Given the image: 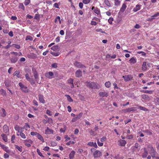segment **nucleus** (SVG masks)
Listing matches in <instances>:
<instances>
[{"label": "nucleus", "mask_w": 159, "mask_h": 159, "mask_svg": "<svg viewBox=\"0 0 159 159\" xmlns=\"http://www.w3.org/2000/svg\"><path fill=\"white\" fill-rule=\"evenodd\" d=\"M85 84L88 87L92 89H99L100 88V85L95 82H86Z\"/></svg>", "instance_id": "nucleus-1"}, {"label": "nucleus", "mask_w": 159, "mask_h": 159, "mask_svg": "<svg viewBox=\"0 0 159 159\" xmlns=\"http://www.w3.org/2000/svg\"><path fill=\"white\" fill-rule=\"evenodd\" d=\"M148 149L149 153L151 155L152 157V158L155 157V156L157 154V152L154 149L152 146L151 145H148Z\"/></svg>", "instance_id": "nucleus-2"}, {"label": "nucleus", "mask_w": 159, "mask_h": 159, "mask_svg": "<svg viewBox=\"0 0 159 159\" xmlns=\"http://www.w3.org/2000/svg\"><path fill=\"white\" fill-rule=\"evenodd\" d=\"M19 85L20 87V89L23 92L25 93H27L29 92V89L27 87L25 86L22 83H19Z\"/></svg>", "instance_id": "nucleus-3"}, {"label": "nucleus", "mask_w": 159, "mask_h": 159, "mask_svg": "<svg viewBox=\"0 0 159 159\" xmlns=\"http://www.w3.org/2000/svg\"><path fill=\"white\" fill-rule=\"evenodd\" d=\"M83 113L82 112H81L79 114L76 115V117H74L72 118L71 120V122H76L79 119H80V118L82 116Z\"/></svg>", "instance_id": "nucleus-4"}, {"label": "nucleus", "mask_w": 159, "mask_h": 159, "mask_svg": "<svg viewBox=\"0 0 159 159\" xmlns=\"http://www.w3.org/2000/svg\"><path fill=\"white\" fill-rule=\"evenodd\" d=\"M75 66L78 68H85L86 67L81 63L76 61L74 63Z\"/></svg>", "instance_id": "nucleus-5"}, {"label": "nucleus", "mask_w": 159, "mask_h": 159, "mask_svg": "<svg viewBox=\"0 0 159 159\" xmlns=\"http://www.w3.org/2000/svg\"><path fill=\"white\" fill-rule=\"evenodd\" d=\"M93 155L94 157H99L102 155L101 152L99 150H96L93 153Z\"/></svg>", "instance_id": "nucleus-6"}, {"label": "nucleus", "mask_w": 159, "mask_h": 159, "mask_svg": "<svg viewBox=\"0 0 159 159\" xmlns=\"http://www.w3.org/2000/svg\"><path fill=\"white\" fill-rule=\"evenodd\" d=\"M0 146L2 149L5 151L7 152L8 153L10 152V150L4 144H2L0 143Z\"/></svg>", "instance_id": "nucleus-7"}, {"label": "nucleus", "mask_w": 159, "mask_h": 159, "mask_svg": "<svg viewBox=\"0 0 159 159\" xmlns=\"http://www.w3.org/2000/svg\"><path fill=\"white\" fill-rule=\"evenodd\" d=\"M126 4V2H125L123 4L120 9V12H123L124 11L127 7Z\"/></svg>", "instance_id": "nucleus-8"}, {"label": "nucleus", "mask_w": 159, "mask_h": 159, "mask_svg": "<svg viewBox=\"0 0 159 159\" xmlns=\"http://www.w3.org/2000/svg\"><path fill=\"white\" fill-rule=\"evenodd\" d=\"M53 130L51 129H49L48 127L47 128V129L45 130V134H53Z\"/></svg>", "instance_id": "nucleus-9"}, {"label": "nucleus", "mask_w": 159, "mask_h": 159, "mask_svg": "<svg viewBox=\"0 0 159 159\" xmlns=\"http://www.w3.org/2000/svg\"><path fill=\"white\" fill-rule=\"evenodd\" d=\"M28 57L30 59H35L37 57V55L34 53H30L28 55Z\"/></svg>", "instance_id": "nucleus-10"}, {"label": "nucleus", "mask_w": 159, "mask_h": 159, "mask_svg": "<svg viewBox=\"0 0 159 159\" xmlns=\"http://www.w3.org/2000/svg\"><path fill=\"white\" fill-rule=\"evenodd\" d=\"M123 77L124 78L125 80L126 81H128L131 80L133 78L132 76L131 75H125V76H123Z\"/></svg>", "instance_id": "nucleus-11"}, {"label": "nucleus", "mask_w": 159, "mask_h": 159, "mask_svg": "<svg viewBox=\"0 0 159 159\" xmlns=\"http://www.w3.org/2000/svg\"><path fill=\"white\" fill-rule=\"evenodd\" d=\"M119 145L121 146H125L126 143V142L125 140H124L120 139L118 141Z\"/></svg>", "instance_id": "nucleus-12"}, {"label": "nucleus", "mask_w": 159, "mask_h": 159, "mask_svg": "<svg viewBox=\"0 0 159 159\" xmlns=\"http://www.w3.org/2000/svg\"><path fill=\"white\" fill-rule=\"evenodd\" d=\"M75 75L76 77H81L82 76V71L80 70H78L76 71Z\"/></svg>", "instance_id": "nucleus-13"}, {"label": "nucleus", "mask_w": 159, "mask_h": 159, "mask_svg": "<svg viewBox=\"0 0 159 159\" xmlns=\"http://www.w3.org/2000/svg\"><path fill=\"white\" fill-rule=\"evenodd\" d=\"M53 75V73L51 71L45 74V75L48 78L51 79L52 78V76Z\"/></svg>", "instance_id": "nucleus-14"}, {"label": "nucleus", "mask_w": 159, "mask_h": 159, "mask_svg": "<svg viewBox=\"0 0 159 159\" xmlns=\"http://www.w3.org/2000/svg\"><path fill=\"white\" fill-rule=\"evenodd\" d=\"M99 95L100 97H107L108 96V94L105 92H100L99 93Z\"/></svg>", "instance_id": "nucleus-15"}, {"label": "nucleus", "mask_w": 159, "mask_h": 159, "mask_svg": "<svg viewBox=\"0 0 159 159\" xmlns=\"http://www.w3.org/2000/svg\"><path fill=\"white\" fill-rule=\"evenodd\" d=\"M18 58L16 57H13L10 59L11 62L12 63H14L18 61Z\"/></svg>", "instance_id": "nucleus-16"}, {"label": "nucleus", "mask_w": 159, "mask_h": 159, "mask_svg": "<svg viewBox=\"0 0 159 159\" xmlns=\"http://www.w3.org/2000/svg\"><path fill=\"white\" fill-rule=\"evenodd\" d=\"M136 108L135 107H131L126 109L124 111L125 112H129L135 110Z\"/></svg>", "instance_id": "nucleus-17"}, {"label": "nucleus", "mask_w": 159, "mask_h": 159, "mask_svg": "<svg viewBox=\"0 0 159 159\" xmlns=\"http://www.w3.org/2000/svg\"><path fill=\"white\" fill-rule=\"evenodd\" d=\"M38 96L40 102L43 103H44L45 101L44 99L43 96L42 95L40 94Z\"/></svg>", "instance_id": "nucleus-18"}, {"label": "nucleus", "mask_w": 159, "mask_h": 159, "mask_svg": "<svg viewBox=\"0 0 159 159\" xmlns=\"http://www.w3.org/2000/svg\"><path fill=\"white\" fill-rule=\"evenodd\" d=\"M88 145L90 146H93L96 148H97L98 147L96 143L95 142H89L88 143Z\"/></svg>", "instance_id": "nucleus-19"}, {"label": "nucleus", "mask_w": 159, "mask_h": 159, "mask_svg": "<svg viewBox=\"0 0 159 159\" xmlns=\"http://www.w3.org/2000/svg\"><path fill=\"white\" fill-rule=\"evenodd\" d=\"M144 152L142 154V157L143 158H145L147 156L148 154V152L146 148H144Z\"/></svg>", "instance_id": "nucleus-20"}, {"label": "nucleus", "mask_w": 159, "mask_h": 159, "mask_svg": "<svg viewBox=\"0 0 159 159\" xmlns=\"http://www.w3.org/2000/svg\"><path fill=\"white\" fill-rule=\"evenodd\" d=\"M3 131L5 133H7L9 131L8 127L7 125H4L3 126Z\"/></svg>", "instance_id": "nucleus-21"}, {"label": "nucleus", "mask_w": 159, "mask_h": 159, "mask_svg": "<svg viewBox=\"0 0 159 159\" xmlns=\"http://www.w3.org/2000/svg\"><path fill=\"white\" fill-rule=\"evenodd\" d=\"M141 5L139 4L137 5L134 8L133 10V11L134 12H136L140 9Z\"/></svg>", "instance_id": "nucleus-22"}, {"label": "nucleus", "mask_w": 159, "mask_h": 159, "mask_svg": "<svg viewBox=\"0 0 159 159\" xmlns=\"http://www.w3.org/2000/svg\"><path fill=\"white\" fill-rule=\"evenodd\" d=\"M75 152L74 151H72L69 154V158L70 159H73L75 155Z\"/></svg>", "instance_id": "nucleus-23"}, {"label": "nucleus", "mask_w": 159, "mask_h": 159, "mask_svg": "<svg viewBox=\"0 0 159 159\" xmlns=\"http://www.w3.org/2000/svg\"><path fill=\"white\" fill-rule=\"evenodd\" d=\"M146 62L144 61L143 63V64L142 66V70H145L147 69V66L146 65Z\"/></svg>", "instance_id": "nucleus-24"}, {"label": "nucleus", "mask_w": 159, "mask_h": 159, "mask_svg": "<svg viewBox=\"0 0 159 159\" xmlns=\"http://www.w3.org/2000/svg\"><path fill=\"white\" fill-rule=\"evenodd\" d=\"M60 48V47L59 46L56 45L53 46L52 47L51 49L54 51H58L59 50Z\"/></svg>", "instance_id": "nucleus-25"}, {"label": "nucleus", "mask_w": 159, "mask_h": 159, "mask_svg": "<svg viewBox=\"0 0 159 159\" xmlns=\"http://www.w3.org/2000/svg\"><path fill=\"white\" fill-rule=\"evenodd\" d=\"M1 136L5 142H6L7 141V138L6 134H2Z\"/></svg>", "instance_id": "nucleus-26"}, {"label": "nucleus", "mask_w": 159, "mask_h": 159, "mask_svg": "<svg viewBox=\"0 0 159 159\" xmlns=\"http://www.w3.org/2000/svg\"><path fill=\"white\" fill-rule=\"evenodd\" d=\"M13 75L16 76L18 78H20L21 77V75L20 74V72L19 71L16 70L13 74Z\"/></svg>", "instance_id": "nucleus-27"}, {"label": "nucleus", "mask_w": 159, "mask_h": 159, "mask_svg": "<svg viewBox=\"0 0 159 159\" xmlns=\"http://www.w3.org/2000/svg\"><path fill=\"white\" fill-rule=\"evenodd\" d=\"M142 98L148 101H149L150 100V98L149 96L145 94H143L141 96Z\"/></svg>", "instance_id": "nucleus-28"}, {"label": "nucleus", "mask_w": 159, "mask_h": 159, "mask_svg": "<svg viewBox=\"0 0 159 159\" xmlns=\"http://www.w3.org/2000/svg\"><path fill=\"white\" fill-rule=\"evenodd\" d=\"M35 80L33 78H30V80H28V81L30 82L32 85H33L35 84Z\"/></svg>", "instance_id": "nucleus-29"}, {"label": "nucleus", "mask_w": 159, "mask_h": 159, "mask_svg": "<svg viewBox=\"0 0 159 159\" xmlns=\"http://www.w3.org/2000/svg\"><path fill=\"white\" fill-rule=\"evenodd\" d=\"M129 61L131 63L134 64L136 62V59L134 57H133L129 60Z\"/></svg>", "instance_id": "nucleus-30"}, {"label": "nucleus", "mask_w": 159, "mask_h": 159, "mask_svg": "<svg viewBox=\"0 0 159 159\" xmlns=\"http://www.w3.org/2000/svg\"><path fill=\"white\" fill-rule=\"evenodd\" d=\"M38 138L41 140L42 142H44V140L42 136L40 135L38 133L36 136Z\"/></svg>", "instance_id": "nucleus-31"}, {"label": "nucleus", "mask_w": 159, "mask_h": 159, "mask_svg": "<svg viewBox=\"0 0 159 159\" xmlns=\"http://www.w3.org/2000/svg\"><path fill=\"white\" fill-rule=\"evenodd\" d=\"M4 84L7 87H9L10 86V84L8 80H7L4 82Z\"/></svg>", "instance_id": "nucleus-32"}, {"label": "nucleus", "mask_w": 159, "mask_h": 159, "mask_svg": "<svg viewBox=\"0 0 159 159\" xmlns=\"http://www.w3.org/2000/svg\"><path fill=\"white\" fill-rule=\"evenodd\" d=\"M94 11L95 13L98 15L100 13V11L99 9L97 7H96V8L94 9Z\"/></svg>", "instance_id": "nucleus-33"}, {"label": "nucleus", "mask_w": 159, "mask_h": 159, "mask_svg": "<svg viewBox=\"0 0 159 159\" xmlns=\"http://www.w3.org/2000/svg\"><path fill=\"white\" fill-rule=\"evenodd\" d=\"M66 97L68 100L70 102H71L73 101L69 95H66Z\"/></svg>", "instance_id": "nucleus-34"}, {"label": "nucleus", "mask_w": 159, "mask_h": 159, "mask_svg": "<svg viewBox=\"0 0 159 159\" xmlns=\"http://www.w3.org/2000/svg\"><path fill=\"white\" fill-rule=\"evenodd\" d=\"M51 53L52 55L55 57L58 56L60 55V53L59 52H52Z\"/></svg>", "instance_id": "nucleus-35"}, {"label": "nucleus", "mask_w": 159, "mask_h": 159, "mask_svg": "<svg viewBox=\"0 0 159 159\" xmlns=\"http://www.w3.org/2000/svg\"><path fill=\"white\" fill-rule=\"evenodd\" d=\"M139 108L140 110L144 111H147L148 110L145 107H142L141 106H139Z\"/></svg>", "instance_id": "nucleus-36"}, {"label": "nucleus", "mask_w": 159, "mask_h": 159, "mask_svg": "<svg viewBox=\"0 0 159 159\" xmlns=\"http://www.w3.org/2000/svg\"><path fill=\"white\" fill-rule=\"evenodd\" d=\"M0 92L1 93L3 96H5L6 94V91L2 89L0 90Z\"/></svg>", "instance_id": "nucleus-37"}, {"label": "nucleus", "mask_w": 159, "mask_h": 159, "mask_svg": "<svg viewBox=\"0 0 159 159\" xmlns=\"http://www.w3.org/2000/svg\"><path fill=\"white\" fill-rule=\"evenodd\" d=\"M16 148L18 149L19 151L20 152H21L22 151V147L21 146H19L18 145H16Z\"/></svg>", "instance_id": "nucleus-38"}, {"label": "nucleus", "mask_w": 159, "mask_h": 159, "mask_svg": "<svg viewBox=\"0 0 159 159\" xmlns=\"http://www.w3.org/2000/svg\"><path fill=\"white\" fill-rule=\"evenodd\" d=\"M111 83L109 81L105 83V86L107 88H109L111 86Z\"/></svg>", "instance_id": "nucleus-39"}, {"label": "nucleus", "mask_w": 159, "mask_h": 159, "mask_svg": "<svg viewBox=\"0 0 159 159\" xmlns=\"http://www.w3.org/2000/svg\"><path fill=\"white\" fill-rule=\"evenodd\" d=\"M104 2L105 4L108 7L111 6V4L108 0H105Z\"/></svg>", "instance_id": "nucleus-40"}, {"label": "nucleus", "mask_w": 159, "mask_h": 159, "mask_svg": "<svg viewBox=\"0 0 159 159\" xmlns=\"http://www.w3.org/2000/svg\"><path fill=\"white\" fill-rule=\"evenodd\" d=\"M34 76L36 80L37 81V83L39 84H40V83H39L38 81V80L39 79L38 74H34Z\"/></svg>", "instance_id": "nucleus-41"}, {"label": "nucleus", "mask_w": 159, "mask_h": 159, "mask_svg": "<svg viewBox=\"0 0 159 159\" xmlns=\"http://www.w3.org/2000/svg\"><path fill=\"white\" fill-rule=\"evenodd\" d=\"M115 5L119 6L120 4V1L119 0H115Z\"/></svg>", "instance_id": "nucleus-42"}, {"label": "nucleus", "mask_w": 159, "mask_h": 159, "mask_svg": "<svg viewBox=\"0 0 159 159\" xmlns=\"http://www.w3.org/2000/svg\"><path fill=\"white\" fill-rule=\"evenodd\" d=\"M26 40H33V38L30 35H28L26 37Z\"/></svg>", "instance_id": "nucleus-43"}, {"label": "nucleus", "mask_w": 159, "mask_h": 159, "mask_svg": "<svg viewBox=\"0 0 159 159\" xmlns=\"http://www.w3.org/2000/svg\"><path fill=\"white\" fill-rule=\"evenodd\" d=\"M57 19H58V20H59V23L61 24V21L60 20V17L59 16H58L55 18V23H56L57 22Z\"/></svg>", "instance_id": "nucleus-44"}, {"label": "nucleus", "mask_w": 159, "mask_h": 159, "mask_svg": "<svg viewBox=\"0 0 159 159\" xmlns=\"http://www.w3.org/2000/svg\"><path fill=\"white\" fill-rule=\"evenodd\" d=\"M12 46L17 49H19L20 48V46L18 44H13Z\"/></svg>", "instance_id": "nucleus-45"}, {"label": "nucleus", "mask_w": 159, "mask_h": 159, "mask_svg": "<svg viewBox=\"0 0 159 159\" xmlns=\"http://www.w3.org/2000/svg\"><path fill=\"white\" fill-rule=\"evenodd\" d=\"M97 143L98 145L100 147L102 146L103 145V143L100 142L99 139L97 140Z\"/></svg>", "instance_id": "nucleus-46"}, {"label": "nucleus", "mask_w": 159, "mask_h": 159, "mask_svg": "<svg viewBox=\"0 0 159 159\" xmlns=\"http://www.w3.org/2000/svg\"><path fill=\"white\" fill-rule=\"evenodd\" d=\"M113 20V19L112 17H110L108 20V22L109 23L111 24H112V22Z\"/></svg>", "instance_id": "nucleus-47"}, {"label": "nucleus", "mask_w": 159, "mask_h": 159, "mask_svg": "<svg viewBox=\"0 0 159 159\" xmlns=\"http://www.w3.org/2000/svg\"><path fill=\"white\" fill-rule=\"evenodd\" d=\"M30 0H25L24 2V4L26 6L27 5L30 3Z\"/></svg>", "instance_id": "nucleus-48"}, {"label": "nucleus", "mask_w": 159, "mask_h": 159, "mask_svg": "<svg viewBox=\"0 0 159 159\" xmlns=\"http://www.w3.org/2000/svg\"><path fill=\"white\" fill-rule=\"evenodd\" d=\"M144 132L146 133L147 134L149 135H152V133L150 131L148 130H145Z\"/></svg>", "instance_id": "nucleus-49"}, {"label": "nucleus", "mask_w": 159, "mask_h": 159, "mask_svg": "<svg viewBox=\"0 0 159 159\" xmlns=\"http://www.w3.org/2000/svg\"><path fill=\"white\" fill-rule=\"evenodd\" d=\"M20 128V127H19V126L17 125H16L15 126V129L18 131V132H20L19 130Z\"/></svg>", "instance_id": "nucleus-50"}, {"label": "nucleus", "mask_w": 159, "mask_h": 159, "mask_svg": "<svg viewBox=\"0 0 159 159\" xmlns=\"http://www.w3.org/2000/svg\"><path fill=\"white\" fill-rule=\"evenodd\" d=\"M20 136L23 138V139H25L26 138V137H25V134L23 133L22 132H21L20 133Z\"/></svg>", "instance_id": "nucleus-51"}, {"label": "nucleus", "mask_w": 159, "mask_h": 159, "mask_svg": "<svg viewBox=\"0 0 159 159\" xmlns=\"http://www.w3.org/2000/svg\"><path fill=\"white\" fill-rule=\"evenodd\" d=\"M90 1V0H83V2L85 4L89 3Z\"/></svg>", "instance_id": "nucleus-52"}, {"label": "nucleus", "mask_w": 159, "mask_h": 159, "mask_svg": "<svg viewBox=\"0 0 159 159\" xmlns=\"http://www.w3.org/2000/svg\"><path fill=\"white\" fill-rule=\"evenodd\" d=\"M37 151L38 154L41 157H43L42 153L40 152V150L38 149H37Z\"/></svg>", "instance_id": "nucleus-53"}, {"label": "nucleus", "mask_w": 159, "mask_h": 159, "mask_svg": "<svg viewBox=\"0 0 159 159\" xmlns=\"http://www.w3.org/2000/svg\"><path fill=\"white\" fill-rule=\"evenodd\" d=\"M19 7L23 10L24 9V7L22 3H20L19 5Z\"/></svg>", "instance_id": "nucleus-54"}, {"label": "nucleus", "mask_w": 159, "mask_h": 159, "mask_svg": "<svg viewBox=\"0 0 159 159\" xmlns=\"http://www.w3.org/2000/svg\"><path fill=\"white\" fill-rule=\"evenodd\" d=\"M25 77L26 79L28 81L30 79V78L29 77V74L28 73H26L25 75Z\"/></svg>", "instance_id": "nucleus-55"}, {"label": "nucleus", "mask_w": 159, "mask_h": 159, "mask_svg": "<svg viewBox=\"0 0 159 159\" xmlns=\"http://www.w3.org/2000/svg\"><path fill=\"white\" fill-rule=\"evenodd\" d=\"M32 70L33 72V73L34 75V74H38L37 72L36 71L35 69L34 68H32Z\"/></svg>", "instance_id": "nucleus-56"}, {"label": "nucleus", "mask_w": 159, "mask_h": 159, "mask_svg": "<svg viewBox=\"0 0 159 159\" xmlns=\"http://www.w3.org/2000/svg\"><path fill=\"white\" fill-rule=\"evenodd\" d=\"M73 79L70 78L68 80V82L69 84H72L73 83Z\"/></svg>", "instance_id": "nucleus-57"}, {"label": "nucleus", "mask_w": 159, "mask_h": 159, "mask_svg": "<svg viewBox=\"0 0 159 159\" xmlns=\"http://www.w3.org/2000/svg\"><path fill=\"white\" fill-rule=\"evenodd\" d=\"M57 63H53L52 65V66L54 68H56L57 67Z\"/></svg>", "instance_id": "nucleus-58"}, {"label": "nucleus", "mask_w": 159, "mask_h": 159, "mask_svg": "<svg viewBox=\"0 0 159 159\" xmlns=\"http://www.w3.org/2000/svg\"><path fill=\"white\" fill-rule=\"evenodd\" d=\"M15 138V135H13L12 136L11 138V141L12 143H14V140Z\"/></svg>", "instance_id": "nucleus-59"}, {"label": "nucleus", "mask_w": 159, "mask_h": 159, "mask_svg": "<svg viewBox=\"0 0 159 159\" xmlns=\"http://www.w3.org/2000/svg\"><path fill=\"white\" fill-rule=\"evenodd\" d=\"M137 53L139 54H140V53L142 54V55L143 56H145L146 54L145 52H143V51L138 52H137Z\"/></svg>", "instance_id": "nucleus-60"}, {"label": "nucleus", "mask_w": 159, "mask_h": 159, "mask_svg": "<svg viewBox=\"0 0 159 159\" xmlns=\"http://www.w3.org/2000/svg\"><path fill=\"white\" fill-rule=\"evenodd\" d=\"M96 32H100L102 33H105L101 29H97L96 30Z\"/></svg>", "instance_id": "nucleus-61"}, {"label": "nucleus", "mask_w": 159, "mask_h": 159, "mask_svg": "<svg viewBox=\"0 0 159 159\" xmlns=\"http://www.w3.org/2000/svg\"><path fill=\"white\" fill-rule=\"evenodd\" d=\"M144 93H149V94H152V91L150 90H145L144 91Z\"/></svg>", "instance_id": "nucleus-62"}, {"label": "nucleus", "mask_w": 159, "mask_h": 159, "mask_svg": "<svg viewBox=\"0 0 159 159\" xmlns=\"http://www.w3.org/2000/svg\"><path fill=\"white\" fill-rule=\"evenodd\" d=\"M38 133L36 132H32L30 133V134L32 136L36 135L38 134Z\"/></svg>", "instance_id": "nucleus-63"}, {"label": "nucleus", "mask_w": 159, "mask_h": 159, "mask_svg": "<svg viewBox=\"0 0 159 159\" xmlns=\"http://www.w3.org/2000/svg\"><path fill=\"white\" fill-rule=\"evenodd\" d=\"M106 139V137H103L101 139L100 141L101 142H103L105 141Z\"/></svg>", "instance_id": "nucleus-64"}]
</instances>
